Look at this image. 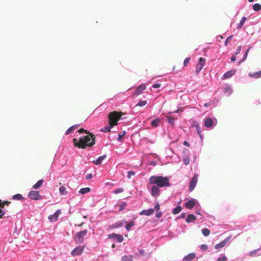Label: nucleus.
<instances>
[{
	"label": "nucleus",
	"mask_w": 261,
	"mask_h": 261,
	"mask_svg": "<svg viewBox=\"0 0 261 261\" xmlns=\"http://www.w3.org/2000/svg\"><path fill=\"white\" fill-rule=\"evenodd\" d=\"M246 19H247L246 17H242L241 21L240 22V23H239V24L237 27L238 29H240L241 28H242V27L244 25L245 22L246 21Z\"/></svg>",
	"instance_id": "obj_28"
},
{
	"label": "nucleus",
	"mask_w": 261,
	"mask_h": 261,
	"mask_svg": "<svg viewBox=\"0 0 261 261\" xmlns=\"http://www.w3.org/2000/svg\"><path fill=\"white\" fill-rule=\"evenodd\" d=\"M258 251V249H256V250H253V251H252L250 252L249 255L250 256L254 255L255 254H256L257 253V252Z\"/></svg>",
	"instance_id": "obj_50"
},
{
	"label": "nucleus",
	"mask_w": 261,
	"mask_h": 261,
	"mask_svg": "<svg viewBox=\"0 0 261 261\" xmlns=\"http://www.w3.org/2000/svg\"><path fill=\"white\" fill-rule=\"evenodd\" d=\"M2 203L4 204V205H9V204L10 203V202L9 201H2Z\"/></svg>",
	"instance_id": "obj_56"
},
{
	"label": "nucleus",
	"mask_w": 261,
	"mask_h": 261,
	"mask_svg": "<svg viewBox=\"0 0 261 261\" xmlns=\"http://www.w3.org/2000/svg\"><path fill=\"white\" fill-rule=\"evenodd\" d=\"M196 130L197 132V134H198V135L201 138V134L200 126H198V127L196 128Z\"/></svg>",
	"instance_id": "obj_51"
},
{
	"label": "nucleus",
	"mask_w": 261,
	"mask_h": 261,
	"mask_svg": "<svg viewBox=\"0 0 261 261\" xmlns=\"http://www.w3.org/2000/svg\"><path fill=\"white\" fill-rule=\"evenodd\" d=\"M235 72H236L235 70L228 71L224 74V75L223 76V79H228V78L231 77L233 75H234Z\"/></svg>",
	"instance_id": "obj_18"
},
{
	"label": "nucleus",
	"mask_w": 261,
	"mask_h": 261,
	"mask_svg": "<svg viewBox=\"0 0 261 261\" xmlns=\"http://www.w3.org/2000/svg\"><path fill=\"white\" fill-rule=\"evenodd\" d=\"M79 133H83L84 132L87 134L85 136L81 137L78 140L76 138L73 139L74 145L79 148L84 149L87 147H91L95 144V136L92 134L88 132L84 128H81L78 130Z\"/></svg>",
	"instance_id": "obj_1"
},
{
	"label": "nucleus",
	"mask_w": 261,
	"mask_h": 261,
	"mask_svg": "<svg viewBox=\"0 0 261 261\" xmlns=\"http://www.w3.org/2000/svg\"><path fill=\"white\" fill-rule=\"evenodd\" d=\"M201 232L204 236H208L210 234V231L206 228H203L201 230Z\"/></svg>",
	"instance_id": "obj_32"
},
{
	"label": "nucleus",
	"mask_w": 261,
	"mask_h": 261,
	"mask_svg": "<svg viewBox=\"0 0 261 261\" xmlns=\"http://www.w3.org/2000/svg\"><path fill=\"white\" fill-rule=\"evenodd\" d=\"M43 182V179L39 180L35 185H33V188L35 189H38L41 187Z\"/></svg>",
	"instance_id": "obj_24"
},
{
	"label": "nucleus",
	"mask_w": 261,
	"mask_h": 261,
	"mask_svg": "<svg viewBox=\"0 0 261 261\" xmlns=\"http://www.w3.org/2000/svg\"><path fill=\"white\" fill-rule=\"evenodd\" d=\"M184 163L185 165H188L190 163V158L188 156H186L183 159Z\"/></svg>",
	"instance_id": "obj_40"
},
{
	"label": "nucleus",
	"mask_w": 261,
	"mask_h": 261,
	"mask_svg": "<svg viewBox=\"0 0 261 261\" xmlns=\"http://www.w3.org/2000/svg\"><path fill=\"white\" fill-rule=\"evenodd\" d=\"M184 145L187 146V147H189L190 146V144L186 141H184V143H183Z\"/></svg>",
	"instance_id": "obj_59"
},
{
	"label": "nucleus",
	"mask_w": 261,
	"mask_h": 261,
	"mask_svg": "<svg viewBox=\"0 0 261 261\" xmlns=\"http://www.w3.org/2000/svg\"><path fill=\"white\" fill-rule=\"evenodd\" d=\"M250 48H251V47H249V48L246 51L245 55H244L243 60H244L245 59H246Z\"/></svg>",
	"instance_id": "obj_49"
},
{
	"label": "nucleus",
	"mask_w": 261,
	"mask_h": 261,
	"mask_svg": "<svg viewBox=\"0 0 261 261\" xmlns=\"http://www.w3.org/2000/svg\"><path fill=\"white\" fill-rule=\"evenodd\" d=\"M146 104L147 101L146 100H141L136 105V106L141 107L145 106Z\"/></svg>",
	"instance_id": "obj_37"
},
{
	"label": "nucleus",
	"mask_w": 261,
	"mask_h": 261,
	"mask_svg": "<svg viewBox=\"0 0 261 261\" xmlns=\"http://www.w3.org/2000/svg\"><path fill=\"white\" fill-rule=\"evenodd\" d=\"M228 240H229L228 238H226L224 240H223V241H222L220 243L216 244L215 245V249H220L224 247L226 245L227 243L228 242Z\"/></svg>",
	"instance_id": "obj_16"
},
{
	"label": "nucleus",
	"mask_w": 261,
	"mask_h": 261,
	"mask_svg": "<svg viewBox=\"0 0 261 261\" xmlns=\"http://www.w3.org/2000/svg\"><path fill=\"white\" fill-rule=\"evenodd\" d=\"M162 215V213L161 212H157V213L156 214V217L158 218H160V217H161Z\"/></svg>",
	"instance_id": "obj_54"
},
{
	"label": "nucleus",
	"mask_w": 261,
	"mask_h": 261,
	"mask_svg": "<svg viewBox=\"0 0 261 261\" xmlns=\"http://www.w3.org/2000/svg\"><path fill=\"white\" fill-rule=\"evenodd\" d=\"M196 219V217L192 214L188 215L186 219V222L187 223H191L194 221Z\"/></svg>",
	"instance_id": "obj_23"
},
{
	"label": "nucleus",
	"mask_w": 261,
	"mask_h": 261,
	"mask_svg": "<svg viewBox=\"0 0 261 261\" xmlns=\"http://www.w3.org/2000/svg\"><path fill=\"white\" fill-rule=\"evenodd\" d=\"M135 225V222L133 221H131L129 222L125 226V228L127 230L129 231L130 230V228L134 226Z\"/></svg>",
	"instance_id": "obj_27"
},
{
	"label": "nucleus",
	"mask_w": 261,
	"mask_h": 261,
	"mask_svg": "<svg viewBox=\"0 0 261 261\" xmlns=\"http://www.w3.org/2000/svg\"><path fill=\"white\" fill-rule=\"evenodd\" d=\"M195 257H196L195 253H190V254H188L187 255L185 256L183 258V260L184 261H191L193 259H194L195 258Z\"/></svg>",
	"instance_id": "obj_17"
},
{
	"label": "nucleus",
	"mask_w": 261,
	"mask_h": 261,
	"mask_svg": "<svg viewBox=\"0 0 261 261\" xmlns=\"http://www.w3.org/2000/svg\"><path fill=\"white\" fill-rule=\"evenodd\" d=\"M12 199L13 200H21V199H23V198L21 194H15L13 196Z\"/></svg>",
	"instance_id": "obj_30"
},
{
	"label": "nucleus",
	"mask_w": 261,
	"mask_h": 261,
	"mask_svg": "<svg viewBox=\"0 0 261 261\" xmlns=\"http://www.w3.org/2000/svg\"><path fill=\"white\" fill-rule=\"evenodd\" d=\"M181 211V207L180 206H177L176 207L173 209V214L176 215L178 214Z\"/></svg>",
	"instance_id": "obj_33"
},
{
	"label": "nucleus",
	"mask_w": 261,
	"mask_h": 261,
	"mask_svg": "<svg viewBox=\"0 0 261 261\" xmlns=\"http://www.w3.org/2000/svg\"><path fill=\"white\" fill-rule=\"evenodd\" d=\"M198 175L195 174L194 176L192 178L189 185V191L192 192L194 190L195 188L197 181H198Z\"/></svg>",
	"instance_id": "obj_6"
},
{
	"label": "nucleus",
	"mask_w": 261,
	"mask_h": 261,
	"mask_svg": "<svg viewBox=\"0 0 261 261\" xmlns=\"http://www.w3.org/2000/svg\"><path fill=\"white\" fill-rule=\"evenodd\" d=\"M87 232L88 231L86 229L77 232L74 237V241L77 244L82 243L84 241V238L87 235Z\"/></svg>",
	"instance_id": "obj_4"
},
{
	"label": "nucleus",
	"mask_w": 261,
	"mask_h": 261,
	"mask_svg": "<svg viewBox=\"0 0 261 261\" xmlns=\"http://www.w3.org/2000/svg\"><path fill=\"white\" fill-rule=\"evenodd\" d=\"M146 85L145 84H141L139 87H137L136 89L135 92L133 94V97H135V96H138L141 94L142 92L146 89Z\"/></svg>",
	"instance_id": "obj_10"
},
{
	"label": "nucleus",
	"mask_w": 261,
	"mask_h": 261,
	"mask_svg": "<svg viewBox=\"0 0 261 261\" xmlns=\"http://www.w3.org/2000/svg\"><path fill=\"white\" fill-rule=\"evenodd\" d=\"M185 215V214H181V216H182V217H184Z\"/></svg>",
	"instance_id": "obj_64"
},
{
	"label": "nucleus",
	"mask_w": 261,
	"mask_h": 261,
	"mask_svg": "<svg viewBox=\"0 0 261 261\" xmlns=\"http://www.w3.org/2000/svg\"><path fill=\"white\" fill-rule=\"evenodd\" d=\"M125 132H123L122 133H119L118 134V141L121 142L123 137L125 135Z\"/></svg>",
	"instance_id": "obj_41"
},
{
	"label": "nucleus",
	"mask_w": 261,
	"mask_h": 261,
	"mask_svg": "<svg viewBox=\"0 0 261 261\" xmlns=\"http://www.w3.org/2000/svg\"><path fill=\"white\" fill-rule=\"evenodd\" d=\"M122 116V113L121 112L113 111L108 115L109 125L111 126H114L118 124V121Z\"/></svg>",
	"instance_id": "obj_3"
},
{
	"label": "nucleus",
	"mask_w": 261,
	"mask_h": 261,
	"mask_svg": "<svg viewBox=\"0 0 261 261\" xmlns=\"http://www.w3.org/2000/svg\"><path fill=\"white\" fill-rule=\"evenodd\" d=\"M196 204V200L194 199H191L185 203V207L188 209H192Z\"/></svg>",
	"instance_id": "obj_13"
},
{
	"label": "nucleus",
	"mask_w": 261,
	"mask_h": 261,
	"mask_svg": "<svg viewBox=\"0 0 261 261\" xmlns=\"http://www.w3.org/2000/svg\"><path fill=\"white\" fill-rule=\"evenodd\" d=\"M139 253H140V254L143 255L144 253V250H142V249L140 250H139Z\"/></svg>",
	"instance_id": "obj_61"
},
{
	"label": "nucleus",
	"mask_w": 261,
	"mask_h": 261,
	"mask_svg": "<svg viewBox=\"0 0 261 261\" xmlns=\"http://www.w3.org/2000/svg\"><path fill=\"white\" fill-rule=\"evenodd\" d=\"M191 126L192 127H195L196 128L197 127H198V126H199V125L198 122L196 121H193L192 123Z\"/></svg>",
	"instance_id": "obj_43"
},
{
	"label": "nucleus",
	"mask_w": 261,
	"mask_h": 261,
	"mask_svg": "<svg viewBox=\"0 0 261 261\" xmlns=\"http://www.w3.org/2000/svg\"><path fill=\"white\" fill-rule=\"evenodd\" d=\"M249 77L253 79H258L261 77V70L254 73H249Z\"/></svg>",
	"instance_id": "obj_19"
},
{
	"label": "nucleus",
	"mask_w": 261,
	"mask_h": 261,
	"mask_svg": "<svg viewBox=\"0 0 261 261\" xmlns=\"http://www.w3.org/2000/svg\"><path fill=\"white\" fill-rule=\"evenodd\" d=\"M84 249V247L78 246L72 251L71 254L72 256L80 255L83 253Z\"/></svg>",
	"instance_id": "obj_9"
},
{
	"label": "nucleus",
	"mask_w": 261,
	"mask_h": 261,
	"mask_svg": "<svg viewBox=\"0 0 261 261\" xmlns=\"http://www.w3.org/2000/svg\"><path fill=\"white\" fill-rule=\"evenodd\" d=\"M59 191L61 195H66L67 193L66 188L64 186H61L59 188Z\"/></svg>",
	"instance_id": "obj_29"
},
{
	"label": "nucleus",
	"mask_w": 261,
	"mask_h": 261,
	"mask_svg": "<svg viewBox=\"0 0 261 261\" xmlns=\"http://www.w3.org/2000/svg\"><path fill=\"white\" fill-rule=\"evenodd\" d=\"M124 191V189L122 188H118L117 189H116L114 191V193L115 194H118V193H122Z\"/></svg>",
	"instance_id": "obj_42"
},
{
	"label": "nucleus",
	"mask_w": 261,
	"mask_h": 261,
	"mask_svg": "<svg viewBox=\"0 0 261 261\" xmlns=\"http://www.w3.org/2000/svg\"><path fill=\"white\" fill-rule=\"evenodd\" d=\"M149 184L155 185L160 188H165L170 186L169 178L167 176H151L149 177Z\"/></svg>",
	"instance_id": "obj_2"
},
{
	"label": "nucleus",
	"mask_w": 261,
	"mask_h": 261,
	"mask_svg": "<svg viewBox=\"0 0 261 261\" xmlns=\"http://www.w3.org/2000/svg\"><path fill=\"white\" fill-rule=\"evenodd\" d=\"M122 261H133L132 256L125 255L122 257Z\"/></svg>",
	"instance_id": "obj_31"
},
{
	"label": "nucleus",
	"mask_w": 261,
	"mask_h": 261,
	"mask_svg": "<svg viewBox=\"0 0 261 261\" xmlns=\"http://www.w3.org/2000/svg\"><path fill=\"white\" fill-rule=\"evenodd\" d=\"M160 208V204L159 203V202H157L154 206V208H153L154 210V211H156V212H158Z\"/></svg>",
	"instance_id": "obj_46"
},
{
	"label": "nucleus",
	"mask_w": 261,
	"mask_h": 261,
	"mask_svg": "<svg viewBox=\"0 0 261 261\" xmlns=\"http://www.w3.org/2000/svg\"><path fill=\"white\" fill-rule=\"evenodd\" d=\"M200 248L203 250H206L208 248L207 246L205 244H202L200 246Z\"/></svg>",
	"instance_id": "obj_47"
},
{
	"label": "nucleus",
	"mask_w": 261,
	"mask_h": 261,
	"mask_svg": "<svg viewBox=\"0 0 261 261\" xmlns=\"http://www.w3.org/2000/svg\"><path fill=\"white\" fill-rule=\"evenodd\" d=\"M90 191H91V189L90 188H88V187L84 188H82L79 191V193H80L82 194H85L89 193Z\"/></svg>",
	"instance_id": "obj_26"
},
{
	"label": "nucleus",
	"mask_w": 261,
	"mask_h": 261,
	"mask_svg": "<svg viewBox=\"0 0 261 261\" xmlns=\"http://www.w3.org/2000/svg\"><path fill=\"white\" fill-rule=\"evenodd\" d=\"M61 211L60 210H57L53 215L48 217V219L52 222H55L58 219L59 215L61 214Z\"/></svg>",
	"instance_id": "obj_12"
},
{
	"label": "nucleus",
	"mask_w": 261,
	"mask_h": 261,
	"mask_svg": "<svg viewBox=\"0 0 261 261\" xmlns=\"http://www.w3.org/2000/svg\"><path fill=\"white\" fill-rule=\"evenodd\" d=\"M115 246H115V244H113V245H112V248H115Z\"/></svg>",
	"instance_id": "obj_63"
},
{
	"label": "nucleus",
	"mask_w": 261,
	"mask_h": 261,
	"mask_svg": "<svg viewBox=\"0 0 261 261\" xmlns=\"http://www.w3.org/2000/svg\"><path fill=\"white\" fill-rule=\"evenodd\" d=\"M106 158V155H104L101 156H99L96 160H93V163L95 165H99L102 163V161Z\"/></svg>",
	"instance_id": "obj_20"
},
{
	"label": "nucleus",
	"mask_w": 261,
	"mask_h": 261,
	"mask_svg": "<svg viewBox=\"0 0 261 261\" xmlns=\"http://www.w3.org/2000/svg\"><path fill=\"white\" fill-rule=\"evenodd\" d=\"M28 197L32 200H37L41 199L42 196L40 195L39 192L37 191H31L28 194Z\"/></svg>",
	"instance_id": "obj_7"
},
{
	"label": "nucleus",
	"mask_w": 261,
	"mask_h": 261,
	"mask_svg": "<svg viewBox=\"0 0 261 261\" xmlns=\"http://www.w3.org/2000/svg\"><path fill=\"white\" fill-rule=\"evenodd\" d=\"M135 172L133 171H129L127 172V177L130 178L132 176L135 175Z\"/></svg>",
	"instance_id": "obj_44"
},
{
	"label": "nucleus",
	"mask_w": 261,
	"mask_h": 261,
	"mask_svg": "<svg viewBox=\"0 0 261 261\" xmlns=\"http://www.w3.org/2000/svg\"><path fill=\"white\" fill-rule=\"evenodd\" d=\"M227 258L224 254H222L220 257H219L217 259V261H227Z\"/></svg>",
	"instance_id": "obj_36"
},
{
	"label": "nucleus",
	"mask_w": 261,
	"mask_h": 261,
	"mask_svg": "<svg viewBox=\"0 0 261 261\" xmlns=\"http://www.w3.org/2000/svg\"><path fill=\"white\" fill-rule=\"evenodd\" d=\"M236 60V56L234 55L232 56L231 57V61L232 62H234Z\"/></svg>",
	"instance_id": "obj_60"
},
{
	"label": "nucleus",
	"mask_w": 261,
	"mask_h": 261,
	"mask_svg": "<svg viewBox=\"0 0 261 261\" xmlns=\"http://www.w3.org/2000/svg\"><path fill=\"white\" fill-rule=\"evenodd\" d=\"M126 205H127V203L126 202H123V203H122L120 205L119 211H122L123 210H124L125 208V207H126Z\"/></svg>",
	"instance_id": "obj_39"
},
{
	"label": "nucleus",
	"mask_w": 261,
	"mask_h": 261,
	"mask_svg": "<svg viewBox=\"0 0 261 261\" xmlns=\"http://www.w3.org/2000/svg\"><path fill=\"white\" fill-rule=\"evenodd\" d=\"M190 58L189 57V58H186L185 59V60L184 61V67L187 66V65H188V64L190 62Z\"/></svg>",
	"instance_id": "obj_45"
},
{
	"label": "nucleus",
	"mask_w": 261,
	"mask_h": 261,
	"mask_svg": "<svg viewBox=\"0 0 261 261\" xmlns=\"http://www.w3.org/2000/svg\"><path fill=\"white\" fill-rule=\"evenodd\" d=\"M205 64V59L203 58H200L198 63L196 66L195 72L198 74L203 68Z\"/></svg>",
	"instance_id": "obj_5"
},
{
	"label": "nucleus",
	"mask_w": 261,
	"mask_h": 261,
	"mask_svg": "<svg viewBox=\"0 0 261 261\" xmlns=\"http://www.w3.org/2000/svg\"><path fill=\"white\" fill-rule=\"evenodd\" d=\"M160 87H161V84H159V83L155 84L152 86V88H158Z\"/></svg>",
	"instance_id": "obj_53"
},
{
	"label": "nucleus",
	"mask_w": 261,
	"mask_h": 261,
	"mask_svg": "<svg viewBox=\"0 0 261 261\" xmlns=\"http://www.w3.org/2000/svg\"><path fill=\"white\" fill-rule=\"evenodd\" d=\"M152 187L151 188V194L153 197H157L160 195V187L155 185H152Z\"/></svg>",
	"instance_id": "obj_8"
},
{
	"label": "nucleus",
	"mask_w": 261,
	"mask_h": 261,
	"mask_svg": "<svg viewBox=\"0 0 261 261\" xmlns=\"http://www.w3.org/2000/svg\"><path fill=\"white\" fill-rule=\"evenodd\" d=\"M204 124L206 127H212L214 125V120L210 117L206 118L204 120Z\"/></svg>",
	"instance_id": "obj_14"
},
{
	"label": "nucleus",
	"mask_w": 261,
	"mask_h": 261,
	"mask_svg": "<svg viewBox=\"0 0 261 261\" xmlns=\"http://www.w3.org/2000/svg\"><path fill=\"white\" fill-rule=\"evenodd\" d=\"M166 117L167 118L168 121L169 122V123L171 124H174V121L175 120L174 118L169 116H167Z\"/></svg>",
	"instance_id": "obj_38"
},
{
	"label": "nucleus",
	"mask_w": 261,
	"mask_h": 261,
	"mask_svg": "<svg viewBox=\"0 0 261 261\" xmlns=\"http://www.w3.org/2000/svg\"><path fill=\"white\" fill-rule=\"evenodd\" d=\"M80 126L79 124H75L70 127L65 132L66 135H68L70 134L72 131H73L75 129L78 128Z\"/></svg>",
	"instance_id": "obj_21"
},
{
	"label": "nucleus",
	"mask_w": 261,
	"mask_h": 261,
	"mask_svg": "<svg viewBox=\"0 0 261 261\" xmlns=\"http://www.w3.org/2000/svg\"><path fill=\"white\" fill-rule=\"evenodd\" d=\"M232 38V36H229L227 37V38L226 39V40L225 41V44L226 46L227 45L228 41H229Z\"/></svg>",
	"instance_id": "obj_48"
},
{
	"label": "nucleus",
	"mask_w": 261,
	"mask_h": 261,
	"mask_svg": "<svg viewBox=\"0 0 261 261\" xmlns=\"http://www.w3.org/2000/svg\"><path fill=\"white\" fill-rule=\"evenodd\" d=\"M93 177V175L92 174H88L86 176V178L88 180L90 179Z\"/></svg>",
	"instance_id": "obj_52"
},
{
	"label": "nucleus",
	"mask_w": 261,
	"mask_h": 261,
	"mask_svg": "<svg viewBox=\"0 0 261 261\" xmlns=\"http://www.w3.org/2000/svg\"><path fill=\"white\" fill-rule=\"evenodd\" d=\"M161 123V120L159 118H156L151 122V125L153 127H158Z\"/></svg>",
	"instance_id": "obj_22"
},
{
	"label": "nucleus",
	"mask_w": 261,
	"mask_h": 261,
	"mask_svg": "<svg viewBox=\"0 0 261 261\" xmlns=\"http://www.w3.org/2000/svg\"><path fill=\"white\" fill-rule=\"evenodd\" d=\"M182 111H183V109L182 108H180L178 109L177 110L175 111L174 113H179V112H182Z\"/></svg>",
	"instance_id": "obj_57"
},
{
	"label": "nucleus",
	"mask_w": 261,
	"mask_h": 261,
	"mask_svg": "<svg viewBox=\"0 0 261 261\" xmlns=\"http://www.w3.org/2000/svg\"><path fill=\"white\" fill-rule=\"evenodd\" d=\"M154 212V210L153 208H149L147 210H143L140 212V215L150 216L152 215Z\"/></svg>",
	"instance_id": "obj_15"
},
{
	"label": "nucleus",
	"mask_w": 261,
	"mask_h": 261,
	"mask_svg": "<svg viewBox=\"0 0 261 261\" xmlns=\"http://www.w3.org/2000/svg\"><path fill=\"white\" fill-rule=\"evenodd\" d=\"M253 9L257 11L261 10V5L259 4H255L253 6Z\"/></svg>",
	"instance_id": "obj_35"
},
{
	"label": "nucleus",
	"mask_w": 261,
	"mask_h": 261,
	"mask_svg": "<svg viewBox=\"0 0 261 261\" xmlns=\"http://www.w3.org/2000/svg\"><path fill=\"white\" fill-rule=\"evenodd\" d=\"M5 205L2 203V200L0 199V208L1 209H3Z\"/></svg>",
	"instance_id": "obj_58"
},
{
	"label": "nucleus",
	"mask_w": 261,
	"mask_h": 261,
	"mask_svg": "<svg viewBox=\"0 0 261 261\" xmlns=\"http://www.w3.org/2000/svg\"><path fill=\"white\" fill-rule=\"evenodd\" d=\"M241 46H239L236 50V55L239 54L241 52Z\"/></svg>",
	"instance_id": "obj_55"
},
{
	"label": "nucleus",
	"mask_w": 261,
	"mask_h": 261,
	"mask_svg": "<svg viewBox=\"0 0 261 261\" xmlns=\"http://www.w3.org/2000/svg\"><path fill=\"white\" fill-rule=\"evenodd\" d=\"M113 126H111V125H109V126H106V127H104L103 128L101 129V131L103 132H110L111 131V129L113 127Z\"/></svg>",
	"instance_id": "obj_34"
},
{
	"label": "nucleus",
	"mask_w": 261,
	"mask_h": 261,
	"mask_svg": "<svg viewBox=\"0 0 261 261\" xmlns=\"http://www.w3.org/2000/svg\"><path fill=\"white\" fill-rule=\"evenodd\" d=\"M108 238L115 239L119 243H121L123 241V237L122 235L115 233L109 234Z\"/></svg>",
	"instance_id": "obj_11"
},
{
	"label": "nucleus",
	"mask_w": 261,
	"mask_h": 261,
	"mask_svg": "<svg viewBox=\"0 0 261 261\" xmlns=\"http://www.w3.org/2000/svg\"><path fill=\"white\" fill-rule=\"evenodd\" d=\"M126 223V222L124 220L123 221L120 222H117L115 223L112 226V228H119L120 227H122L124 224Z\"/></svg>",
	"instance_id": "obj_25"
},
{
	"label": "nucleus",
	"mask_w": 261,
	"mask_h": 261,
	"mask_svg": "<svg viewBox=\"0 0 261 261\" xmlns=\"http://www.w3.org/2000/svg\"><path fill=\"white\" fill-rule=\"evenodd\" d=\"M210 103H205L204 105V106L205 107H208L210 106Z\"/></svg>",
	"instance_id": "obj_62"
}]
</instances>
